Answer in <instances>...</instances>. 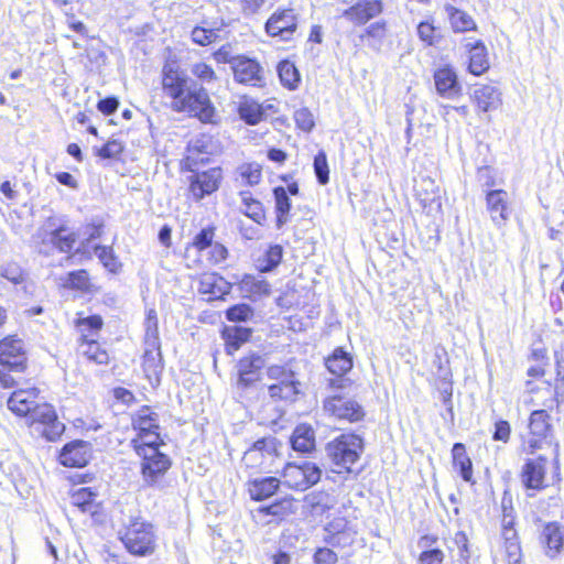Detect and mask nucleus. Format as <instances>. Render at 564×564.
Returning <instances> with one entry per match:
<instances>
[{
  "mask_svg": "<svg viewBox=\"0 0 564 564\" xmlns=\"http://www.w3.org/2000/svg\"><path fill=\"white\" fill-rule=\"evenodd\" d=\"M292 448L306 454L315 449V432L308 424L297 425L291 436Z\"/></svg>",
  "mask_w": 564,
  "mask_h": 564,
  "instance_id": "a878e982",
  "label": "nucleus"
},
{
  "mask_svg": "<svg viewBox=\"0 0 564 564\" xmlns=\"http://www.w3.org/2000/svg\"><path fill=\"white\" fill-rule=\"evenodd\" d=\"M273 193L275 198L278 227H281L288 221L291 203L288 196V192L284 187H275Z\"/></svg>",
  "mask_w": 564,
  "mask_h": 564,
  "instance_id": "a19ab883",
  "label": "nucleus"
},
{
  "mask_svg": "<svg viewBox=\"0 0 564 564\" xmlns=\"http://www.w3.org/2000/svg\"><path fill=\"white\" fill-rule=\"evenodd\" d=\"M325 451L333 465L339 468L338 473L350 471L364 451V441L352 433L340 434L326 444Z\"/></svg>",
  "mask_w": 564,
  "mask_h": 564,
  "instance_id": "f03ea898",
  "label": "nucleus"
},
{
  "mask_svg": "<svg viewBox=\"0 0 564 564\" xmlns=\"http://www.w3.org/2000/svg\"><path fill=\"white\" fill-rule=\"evenodd\" d=\"M252 316V310L247 304L235 305L227 310L226 317L231 322H245Z\"/></svg>",
  "mask_w": 564,
  "mask_h": 564,
  "instance_id": "5fc2aeb1",
  "label": "nucleus"
},
{
  "mask_svg": "<svg viewBox=\"0 0 564 564\" xmlns=\"http://www.w3.org/2000/svg\"><path fill=\"white\" fill-rule=\"evenodd\" d=\"M192 74L203 83L209 84L216 79V74L212 66L206 63H196L191 67Z\"/></svg>",
  "mask_w": 564,
  "mask_h": 564,
  "instance_id": "864d4df0",
  "label": "nucleus"
},
{
  "mask_svg": "<svg viewBox=\"0 0 564 564\" xmlns=\"http://www.w3.org/2000/svg\"><path fill=\"white\" fill-rule=\"evenodd\" d=\"M511 427L510 424L505 420H499L495 424V431L492 434V438L495 441H500L507 443L510 438Z\"/></svg>",
  "mask_w": 564,
  "mask_h": 564,
  "instance_id": "0e129e2a",
  "label": "nucleus"
},
{
  "mask_svg": "<svg viewBox=\"0 0 564 564\" xmlns=\"http://www.w3.org/2000/svg\"><path fill=\"white\" fill-rule=\"evenodd\" d=\"M300 381L282 386H269V395L274 400L295 401L300 394Z\"/></svg>",
  "mask_w": 564,
  "mask_h": 564,
  "instance_id": "79ce46f5",
  "label": "nucleus"
},
{
  "mask_svg": "<svg viewBox=\"0 0 564 564\" xmlns=\"http://www.w3.org/2000/svg\"><path fill=\"white\" fill-rule=\"evenodd\" d=\"M414 193L420 205L427 214L441 213V188L433 178L421 176L419 180H415Z\"/></svg>",
  "mask_w": 564,
  "mask_h": 564,
  "instance_id": "6e6552de",
  "label": "nucleus"
},
{
  "mask_svg": "<svg viewBox=\"0 0 564 564\" xmlns=\"http://www.w3.org/2000/svg\"><path fill=\"white\" fill-rule=\"evenodd\" d=\"M95 253L109 272L117 273L120 270L121 263L111 247L96 246Z\"/></svg>",
  "mask_w": 564,
  "mask_h": 564,
  "instance_id": "49530a36",
  "label": "nucleus"
},
{
  "mask_svg": "<svg viewBox=\"0 0 564 564\" xmlns=\"http://www.w3.org/2000/svg\"><path fill=\"white\" fill-rule=\"evenodd\" d=\"M487 209L496 226L501 227L510 217L508 193L502 189L489 191L486 195Z\"/></svg>",
  "mask_w": 564,
  "mask_h": 564,
  "instance_id": "4468645a",
  "label": "nucleus"
},
{
  "mask_svg": "<svg viewBox=\"0 0 564 564\" xmlns=\"http://www.w3.org/2000/svg\"><path fill=\"white\" fill-rule=\"evenodd\" d=\"M280 486L276 477L256 478L249 482V494L253 500H264L275 494Z\"/></svg>",
  "mask_w": 564,
  "mask_h": 564,
  "instance_id": "cd10ccee",
  "label": "nucleus"
},
{
  "mask_svg": "<svg viewBox=\"0 0 564 564\" xmlns=\"http://www.w3.org/2000/svg\"><path fill=\"white\" fill-rule=\"evenodd\" d=\"M452 455L454 467L458 470L462 478L467 482L474 484L473 464L466 453L465 445L462 443H455L452 448Z\"/></svg>",
  "mask_w": 564,
  "mask_h": 564,
  "instance_id": "c85d7f7f",
  "label": "nucleus"
},
{
  "mask_svg": "<svg viewBox=\"0 0 564 564\" xmlns=\"http://www.w3.org/2000/svg\"><path fill=\"white\" fill-rule=\"evenodd\" d=\"M126 549L134 555L145 556L154 552L155 533L153 525L139 516H130L119 531Z\"/></svg>",
  "mask_w": 564,
  "mask_h": 564,
  "instance_id": "f257e3e1",
  "label": "nucleus"
},
{
  "mask_svg": "<svg viewBox=\"0 0 564 564\" xmlns=\"http://www.w3.org/2000/svg\"><path fill=\"white\" fill-rule=\"evenodd\" d=\"M231 67L235 79L238 83L256 86L261 80L260 66L251 58L243 56L232 57Z\"/></svg>",
  "mask_w": 564,
  "mask_h": 564,
  "instance_id": "a211bd4d",
  "label": "nucleus"
},
{
  "mask_svg": "<svg viewBox=\"0 0 564 564\" xmlns=\"http://www.w3.org/2000/svg\"><path fill=\"white\" fill-rule=\"evenodd\" d=\"M444 10L454 32L476 30V22L467 12L457 9L452 4H445Z\"/></svg>",
  "mask_w": 564,
  "mask_h": 564,
  "instance_id": "c756f323",
  "label": "nucleus"
},
{
  "mask_svg": "<svg viewBox=\"0 0 564 564\" xmlns=\"http://www.w3.org/2000/svg\"><path fill=\"white\" fill-rule=\"evenodd\" d=\"M162 87L164 93L176 102L191 87L187 76L176 63H166L162 69Z\"/></svg>",
  "mask_w": 564,
  "mask_h": 564,
  "instance_id": "1a4fd4ad",
  "label": "nucleus"
},
{
  "mask_svg": "<svg viewBox=\"0 0 564 564\" xmlns=\"http://www.w3.org/2000/svg\"><path fill=\"white\" fill-rule=\"evenodd\" d=\"M192 39L199 45H208L217 39L214 30L196 26L192 31Z\"/></svg>",
  "mask_w": 564,
  "mask_h": 564,
  "instance_id": "4d7b16f0",
  "label": "nucleus"
},
{
  "mask_svg": "<svg viewBox=\"0 0 564 564\" xmlns=\"http://www.w3.org/2000/svg\"><path fill=\"white\" fill-rule=\"evenodd\" d=\"M324 411L337 420L348 422L360 421L365 416L364 408L354 399L340 394H332L323 402Z\"/></svg>",
  "mask_w": 564,
  "mask_h": 564,
  "instance_id": "0eeeda50",
  "label": "nucleus"
},
{
  "mask_svg": "<svg viewBox=\"0 0 564 564\" xmlns=\"http://www.w3.org/2000/svg\"><path fill=\"white\" fill-rule=\"evenodd\" d=\"M274 442H275V440L272 437H263V438L256 441L253 443L252 447L246 452L245 457L247 459H250L253 456H256L258 453H261V454L267 453L270 455L272 452L275 451Z\"/></svg>",
  "mask_w": 564,
  "mask_h": 564,
  "instance_id": "3c124183",
  "label": "nucleus"
},
{
  "mask_svg": "<svg viewBox=\"0 0 564 564\" xmlns=\"http://www.w3.org/2000/svg\"><path fill=\"white\" fill-rule=\"evenodd\" d=\"M161 444L163 443L160 438L159 430L138 433V437L132 440L133 448L138 455H140L143 448L159 449Z\"/></svg>",
  "mask_w": 564,
  "mask_h": 564,
  "instance_id": "c03bdc74",
  "label": "nucleus"
},
{
  "mask_svg": "<svg viewBox=\"0 0 564 564\" xmlns=\"http://www.w3.org/2000/svg\"><path fill=\"white\" fill-rule=\"evenodd\" d=\"M96 494L90 488H79L72 494L70 501L82 512L95 513L97 505L95 502Z\"/></svg>",
  "mask_w": 564,
  "mask_h": 564,
  "instance_id": "c9c22d12",
  "label": "nucleus"
},
{
  "mask_svg": "<svg viewBox=\"0 0 564 564\" xmlns=\"http://www.w3.org/2000/svg\"><path fill=\"white\" fill-rule=\"evenodd\" d=\"M321 468L311 462H305L302 465L290 463L284 467L282 474L285 486L302 491L315 485L321 479Z\"/></svg>",
  "mask_w": 564,
  "mask_h": 564,
  "instance_id": "423d86ee",
  "label": "nucleus"
},
{
  "mask_svg": "<svg viewBox=\"0 0 564 564\" xmlns=\"http://www.w3.org/2000/svg\"><path fill=\"white\" fill-rule=\"evenodd\" d=\"M466 46L469 48V72L476 76L482 75L489 68L485 44L481 41H477L474 44L468 43Z\"/></svg>",
  "mask_w": 564,
  "mask_h": 564,
  "instance_id": "bb28decb",
  "label": "nucleus"
},
{
  "mask_svg": "<svg viewBox=\"0 0 564 564\" xmlns=\"http://www.w3.org/2000/svg\"><path fill=\"white\" fill-rule=\"evenodd\" d=\"M63 285L74 290L88 291L90 289L89 274L86 270L69 272L65 278Z\"/></svg>",
  "mask_w": 564,
  "mask_h": 564,
  "instance_id": "de8ad7c7",
  "label": "nucleus"
},
{
  "mask_svg": "<svg viewBox=\"0 0 564 564\" xmlns=\"http://www.w3.org/2000/svg\"><path fill=\"white\" fill-rule=\"evenodd\" d=\"M550 416L545 410L533 411L530 415L529 427L532 438L528 441L531 453L536 448H541L542 440H545L551 432Z\"/></svg>",
  "mask_w": 564,
  "mask_h": 564,
  "instance_id": "412c9836",
  "label": "nucleus"
},
{
  "mask_svg": "<svg viewBox=\"0 0 564 564\" xmlns=\"http://www.w3.org/2000/svg\"><path fill=\"white\" fill-rule=\"evenodd\" d=\"M325 365L330 373L335 376H345L351 367L352 359L349 354L344 351L341 348L334 350L332 356L325 360Z\"/></svg>",
  "mask_w": 564,
  "mask_h": 564,
  "instance_id": "2f4dec72",
  "label": "nucleus"
},
{
  "mask_svg": "<svg viewBox=\"0 0 564 564\" xmlns=\"http://www.w3.org/2000/svg\"><path fill=\"white\" fill-rule=\"evenodd\" d=\"M77 326L82 332V336L88 335L93 336L95 332H98L102 326V319L98 315H91L85 318H80L77 322Z\"/></svg>",
  "mask_w": 564,
  "mask_h": 564,
  "instance_id": "603ef678",
  "label": "nucleus"
},
{
  "mask_svg": "<svg viewBox=\"0 0 564 564\" xmlns=\"http://www.w3.org/2000/svg\"><path fill=\"white\" fill-rule=\"evenodd\" d=\"M454 543L459 551V556L464 561H468V558L470 557V552L468 547V539L466 533L463 531L456 532L454 535Z\"/></svg>",
  "mask_w": 564,
  "mask_h": 564,
  "instance_id": "338daca9",
  "label": "nucleus"
},
{
  "mask_svg": "<svg viewBox=\"0 0 564 564\" xmlns=\"http://www.w3.org/2000/svg\"><path fill=\"white\" fill-rule=\"evenodd\" d=\"M280 80L284 87L295 89L301 80L299 70L290 61H282L278 65Z\"/></svg>",
  "mask_w": 564,
  "mask_h": 564,
  "instance_id": "e433bc0d",
  "label": "nucleus"
},
{
  "mask_svg": "<svg viewBox=\"0 0 564 564\" xmlns=\"http://www.w3.org/2000/svg\"><path fill=\"white\" fill-rule=\"evenodd\" d=\"M294 120L296 126L303 131L308 132L314 127L313 115L307 108L297 109L294 112Z\"/></svg>",
  "mask_w": 564,
  "mask_h": 564,
  "instance_id": "6e6d98bb",
  "label": "nucleus"
},
{
  "mask_svg": "<svg viewBox=\"0 0 564 564\" xmlns=\"http://www.w3.org/2000/svg\"><path fill=\"white\" fill-rule=\"evenodd\" d=\"M505 552L508 564H520L521 562V547L519 542L505 544Z\"/></svg>",
  "mask_w": 564,
  "mask_h": 564,
  "instance_id": "774afa93",
  "label": "nucleus"
},
{
  "mask_svg": "<svg viewBox=\"0 0 564 564\" xmlns=\"http://www.w3.org/2000/svg\"><path fill=\"white\" fill-rule=\"evenodd\" d=\"M283 257V248L280 245L270 246L262 258L258 259V268L261 272H268L276 268Z\"/></svg>",
  "mask_w": 564,
  "mask_h": 564,
  "instance_id": "58836bf2",
  "label": "nucleus"
},
{
  "mask_svg": "<svg viewBox=\"0 0 564 564\" xmlns=\"http://www.w3.org/2000/svg\"><path fill=\"white\" fill-rule=\"evenodd\" d=\"M546 459L538 457L528 459L521 470V481L528 489H542L544 487Z\"/></svg>",
  "mask_w": 564,
  "mask_h": 564,
  "instance_id": "6ab92c4d",
  "label": "nucleus"
},
{
  "mask_svg": "<svg viewBox=\"0 0 564 564\" xmlns=\"http://www.w3.org/2000/svg\"><path fill=\"white\" fill-rule=\"evenodd\" d=\"M133 427L138 433L159 430L158 415L148 408L142 409L133 419Z\"/></svg>",
  "mask_w": 564,
  "mask_h": 564,
  "instance_id": "37998d69",
  "label": "nucleus"
},
{
  "mask_svg": "<svg viewBox=\"0 0 564 564\" xmlns=\"http://www.w3.org/2000/svg\"><path fill=\"white\" fill-rule=\"evenodd\" d=\"M213 238L214 229L204 228L194 237L193 247L199 251H203L213 245Z\"/></svg>",
  "mask_w": 564,
  "mask_h": 564,
  "instance_id": "13d9d810",
  "label": "nucleus"
},
{
  "mask_svg": "<svg viewBox=\"0 0 564 564\" xmlns=\"http://www.w3.org/2000/svg\"><path fill=\"white\" fill-rule=\"evenodd\" d=\"M48 241L59 251L68 252L73 249L76 241L75 234L65 226L53 229L48 235Z\"/></svg>",
  "mask_w": 564,
  "mask_h": 564,
  "instance_id": "f704fd0d",
  "label": "nucleus"
},
{
  "mask_svg": "<svg viewBox=\"0 0 564 564\" xmlns=\"http://www.w3.org/2000/svg\"><path fill=\"white\" fill-rule=\"evenodd\" d=\"M37 394L39 390L36 388L19 389L8 399V408L19 416H29L37 404Z\"/></svg>",
  "mask_w": 564,
  "mask_h": 564,
  "instance_id": "aec40b11",
  "label": "nucleus"
},
{
  "mask_svg": "<svg viewBox=\"0 0 564 564\" xmlns=\"http://www.w3.org/2000/svg\"><path fill=\"white\" fill-rule=\"evenodd\" d=\"M221 178L223 174L219 167H213L208 171L197 173L192 176L189 191L194 198L199 200L206 195L216 192Z\"/></svg>",
  "mask_w": 564,
  "mask_h": 564,
  "instance_id": "9d476101",
  "label": "nucleus"
},
{
  "mask_svg": "<svg viewBox=\"0 0 564 564\" xmlns=\"http://www.w3.org/2000/svg\"><path fill=\"white\" fill-rule=\"evenodd\" d=\"M240 289L249 297L267 296L271 292V286L261 275H245L240 281Z\"/></svg>",
  "mask_w": 564,
  "mask_h": 564,
  "instance_id": "7c9ffc66",
  "label": "nucleus"
},
{
  "mask_svg": "<svg viewBox=\"0 0 564 564\" xmlns=\"http://www.w3.org/2000/svg\"><path fill=\"white\" fill-rule=\"evenodd\" d=\"M296 18L292 9L273 13L265 23V31L271 36H280L282 40H290L296 30Z\"/></svg>",
  "mask_w": 564,
  "mask_h": 564,
  "instance_id": "9b49d317",
  "label": "nucleus"
},
{
  "mask_svg": "<svg viewBox=\"0 0 564 564\" xmlns=\"http://www.w3.org/2000/svg\"><path fill=\"white\" fill-rule=\"evenodd\" d=\"M123 151V145L117 140L108 141L102 148L99 149L98 155L104 159L118 158Z\"/></svg>",
  "mask_w": 564,
  "mask_h": 564,
  "instance_id": "bf43d9fd",
  "label": "nucleus"
},
{
  "mask_svg": "<svg viewBox=\"0 0 564 564\" xmlns=\"http://www.w3.org/2000/svg\"><path fill=\"white\" fill-rule=\"evenodd\" d=\"M142 458L141 475L149 487H159L164 475L171 467L170 458L159 449L143 448L139 455Z\"/></svg>",
  "mask_w": 564,
  "mask_h": 564,
  "instance_id": "39448f33",
  "label": "nucleus"
},
{
  "mask_svg": "<svg viewBox=\"0 0 564 564\" xmlns=\"http://www.w3.org/2000/svg\"><path fill=\"white\" fill-rule=\"evenodd\" d=\"M241 198L243 205L242 213L257 224H262L265 218L262 204L259 200L253 199L249 192H241Z\"/></svg>",
  "mask_w": 564,
  "mask_h": 564,
  "instance_id": "ea45409f",
  "label": "nucleus"
},
{
  "mask_svg": "<svg viewBox=\"0 0 564 564\" xmlns=\"http://www.w3.org/2000/svg\"><path fill=\"white\" fill-rule=\"evenodd\" d=\"M251 335L250 329L243 327H235L226 330V348L228 354H234L239 349L241 344L246 343Z\"/></svg>",
  "mask_w": 564,
  "mask_h": 564,
  "instance_id": "a18cd8bd",
  "label": "nucleus"
},
{
  "mask_svg": "<svg viewBox=\"0 0 564 564\" xmlns=\"http://www.w3.org/2000/svg\"><path fill=\"white\" fill-rule=\"evenodd\" d=\"M241 184L253 186L261 180V169L258 164H242L238 169Z\"/></svg>",
  "mask_w": 564,
  "mask_h": 564,
  "instance_id": "09e8293b",
  "label": "nucleus"
},
{
  "mask_svg": "<svg viewBox=\"0 0 564 564\" xmlns=\"http://www.w3.org/2000/svg\"><path fill=\"white\" fill-rule=\"evenodd\" d=\"M25 361L23 344L20 339L8 337L0 341V365L11 370H20Z\"/></svg>",
  "mask_w": 564,
  "mask_h": 564,
  "instance_id": "ddd939ff",
  "label": "nucleus"
},
{
  "mask_svg": "<svg viewBox=\"0 0 564 564\" xmlns=\"http://www.w3.org/2000/svg\"><path fill=\"white\" fill-rule=\"evenodd\" d=\"M542 542L545 544L546 554L551 557L564 551V528L555 522L547 523L542 531Z\"/></svg>",
  "mask_w": 564,
  "mask_h": 564,
  "instance_id": "b1692460",
  "label": "nucleus"
},
{
  "mask_svg": "<svg viewBox=\"0 0 564 564\" xmlns=\"http://www.w3.org/2000/svg\"><path fill=\"white\" fill-rule=\"evenodd\" d=\"M314 172L319 184L325 185L329 181L327 158L324 152H318L314 158Z\"/></svg>",
  "mask_w": 564,
  "mask_h": 564,
  "instance_id": "8fccbe9b",
  "label": "nucleus"
},
{
  "mask_svg": "<svg viewBox=\"0 0 564 564\" xmlns=\"http://www.w3.org/2000/svg\"><path fill=\"white\" fill-rule=\"evenodd\" d=\"M238 113L246 123L251 126L259 123L264 116L261 106L256 100L249 98L240 100Z\"/></svg>",
  "mask_w": 564,
  "mask_h": 564,
  "instance_id": "72a5a7b5",
  "label": "nucleus"
},
{
  "mask_svg": "<svg viewBox=\"0 0 564 564\" xmlns=\"http://www.w3.org/2000/svg\"><path fill=\"white\" fill-rule=\"evenodd\" d=\"M435 33H436L435 26L427 21L421 22L417 25V35H419L420 40L425 42L427 45L434 44L435 37H436Z\"/></svg>",
  "mask_w": 564,
  "mask_h": 564,
  "instance_id": "052dcab7",
  "label": "nucleus"
},
{
  "mask_svg": "<svg viewBox=\"0 0 564 564\" xmlns=\"http://www.w3.org/2000/svg\"><path fill=\"white\" fill-rule=\"evenodd\" d=\"M444 553L438 549L422 552L419 562L420 564H443Z\"/></svg>",
  "mask_w": 564,
  "mask_h": 564,
  "instance_id": "69168bd1",
  "label": "nucleus"
},
{
  "mask_svg": "<svg viewBox=\"0 0 564 564\" xmlns=\"http://www.w3.org/2000/svg\"><path fill=\"white\" fill-rule=\"evenodd\" d=\"M30 426L42 434L47 441L57 440L64 432L65 426L57 420L54 408L50 404H36L29 415Z\"/></svg>",
  "mask_w": 564,
  "mask_h": 564,
  "instance_id": "20e7f679",
  "label": "nucleus"
},
{
  "mask_svg": "<svg viewBox=\"0 0 564 564\" xmlns=\"http://www.w3.org/2000/svg\"><path fill=\"white\" fill-rule=\"evenodd\" d=\"M382 12L381 0H364L344 11L350 22L362 25Z\"/></svg>",
  "mask_w": 564,
  "mask_h": 564,
  "instance_id": "f3484780",
  "label": "nucleus"
},
{
  "mask_svg": "<svg viewBox=\"0 0 564 564\" xmlns=\"http://www.w3.org/2000/svg\"><path fill=\"white\" fill-rule=\"evenodd\" d=\"M143 369L148 376H156L162 369V356L160 345L156 347L145 346L143 355Z\"/></svg>",
  "mask_w": 564,
  "mask_h": 564,
  "instance_id": "4c0bfd02",
  "label": "nucleus"
},
{
  "mask_svg": "<svg viewBox=\"0 0 564 564\" xmlns=\"http://www.w3.org/2000/svg\"><path fill=\"white\" fill-rule=\"evenodd\" d=\"M145 346L156 347L160 345L158 322H145Z\"/></svg>",
  "mask_w": 564,
  "mask_h": 564,
  "instance_id": "680f3d73",
  "label": "nucleus"
},
{
  "mask_svg": "<svg viewBox=\"0 0 564 564\" xmlns=\"http://www.w3.org/2000/svg\"><path fill=\"white\" fill-rule=\"evenodd\" d=\"M471 99L479 111H495L502 105V93L494 85H480L474 89Z\"/></svg>",
  "mask_w": 564,
  "mask_h": 564,
  "instance_id": "2eb2a0df",
  "label": "nucleus"
},
{
  "mask_svg": "<svg viewBox=\"0 0 564 564\" xmlns=\"http://www.w3.org/2000/svg\"><path fill=\"white\" fill-rule=\"evenodd\" d=\"M337 560V554L328 547H319L314 554L316 564H336Z\"/></svg>",
  "mask_w": 564,
  "mask_h": 564,
  "instance_id": "e2e57ef3",
  "label": "nucleus"
},
{
  "mask_svg": "<svg viewBox=\"0 0 564 564\" xmlns=\"http://www.w3.org/2000/svg\"><path fill=\"white\" fill-rule=\"evenodd\" d=\"M326 530L328 535L325 538V541L333 547L350 546L357 535V532L351 527H348L344 519L330 522Z\"/></svg>",
  "mask_w": 564,
  "mask_h": 564,
  "instance_id": "4be33fe9",
  "label": "nucleus"
},
{
  "mask_svg": "<svg viewBox=\"0 0 564 564\" xmlns=\"http://www.w3.org/2000/svg\"><path fill=\"white\" fill-rule=\"evenodd\" d=\"M90 459V446L84 441H74L66 444L61 454L59 462L67 467H83Z\"/></svg>",
  "mask_w": 564,
  "mask_h": 564,
  "instance_id": "dca6fc26",
  "label": "nucleus"
},
{
  "mask_svg": "<svg viewBox=\"0 0 564 564\" xmlns=\"http://www.w3.org/2000/svg\"><path fill=\"white\" fill-rule=\"evenodd\" d=\"M230 289V283L216 273H204L199 280L198 291L208 295V300L221 299Z\"/></svg>",
  "mask_w": 564,
  "mask_h": 564,
  "instance_id": "5701e85b",
  "label": "nucleus"
},
{
  "mask_svg": "<svg viewBox=\"0 0 564 564\" xmlns=\"http://www.w3.org/2000/svg\"><path fill=\"white\" fill-rule=\"evenodd\" d=\"M80 352L86 356L89 361L97 365H106L109 360L108 352L100 347L95 339H89L88 335H84L83 343L79 346Z\"/></svg>",
  "mask_w": 564,
  "mask_h": 564,
  "instance_id": "473e14b6",
  "label": "nucleus"
},
{
  "mask_svg": "<svg viewBox=\"0 0 564 564\" xmlns=\"http://www.w3.org/2000/svg\"><path fill=\"white\" fill-rule=\"evenodd\" d=\"M434 82L437 93L442 96L454 97L460 91L456 73L451 67L437 69L434 74Z\"/></svg>",
  "mask_w": 564,
  "mask_h": 564,
  "instance_id": "393cba45",
  "label": "nucleus"
},
{
  "mask_svg": "<svg viewBox=\"0 0 564 564\" xmlns=\"http://www.w3.org/2000/svg\"><path fill=\"white\" fill-rule=\"evenodd\" d=\"M265 361L259 354H250L241 358L237 365L239 388H248L259 379V371L264 367Z\"/></svg>",
  "mask_w": 564,
  "mask_h": 564,
  "instance_id": "f8f14e48",
  "label": "nucleus"
},
{
  "mask_svg": "<svg viewBox=\"0 0 564 564\" xmlns=\"http://www.w3.org/2000/svg\"><path fill=\"white\" fill-rule=\"evenodd\" d=\"M172 108L175 111L197 117L203 122L212 121L215 115L208 93L204 88L197 87L196 84H192L176 102H172Z\"/></svg>",
  "mask_w": 564,
  "mask_h": 564,
  "instance_id": "7ed1b4c3",
  "label": "nucleus"
}]
</instances>
